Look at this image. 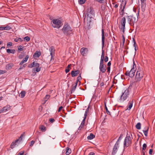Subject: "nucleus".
Returning a JSON list of instances; mask_svg holds the SVG:
<instances>
[{"label": "nucleus", "instance_id": "nucleus-35", "mask_svg": "<svg viewBox=\"0 0 155 155\" xmlns=\"http://www.w3.org/2000/svg\"><path fill=\"white\" fill-rule=\"evenodd\" d=\"M86 119H84V118L83 120H82L81 125L80 127H84V126L85 123V120Z\"/></svg>", "mask_w": 155, "mask_h": 155}, {"label": "nucleus", "instance_id": "nucleus-18", "mask_svg": "<svg viewBox=\"0 0 155 155\" xmlns=\"http://www.w3.org/2000/svg\"><path fill=\"white\" fill-rule=\"evenodd\" d=\"M41 51H37L34 54L33 57L34 58H38L41 55Z\"/></svg>", "mask_w": 155, "mask_h": 155}, {"label": "nucleus", "instance_id": "nucleus-26", "mask_svg": "<svg viewBox=\"0 0 155 155\" xmlns=\"http://www.w3.org/2000/svg\"><path fill=\"white\" fill-rule=\"evenodd\" d=\"M73 87L71 89V94H72L75 91L76 88V87L77 86V83L76 84H75L74 85V84H73Z\"/></svg>", "mask_w": 155, "mask_h": 155}, {"label": "nucleus", "instance_id": "nucleus-6", "mask_svg": "<svg viewBox=\"0 0 155 155\" xmlns=\"http://www.w3.org/2000/svg\"><path fill=\"white\" fill-rule=\"evenodd\" d=\"M127 21L128 23L131 25H134L136 21V19L135 17L133 15H131L127 16Z\"/></svg>", "mask_w": 155, "mask_h": 155}, {"label": "nucleus", "instance_id": "nucleus-23", "mask_svg": "<svg viewBox=\"0 0 155 155\" xmlns=\"http://www.w3.org/2000/svg\"><path fill=\"white\" fill-rule=\"evenodd\" d=\"M7 52L8 53L14 54L15 52V49H8L6 50Z\"/></svg>", "mask_w": 155, "mask_h": 155}, {"label": "nucleus", "instance_id": "nucleus-27", "mask_svg": "<svg viewBox=\"0 0 155 155\" xmlns=\"http://www.w3.org/2000/svg\"><path fill=\"white\" fill-rule=\"evenodd\" d=\"M26 92L25 91H23L21 92V93L19 94V96L21 98H23Z\"/></svg>", "mask_w": 155, "mask_h": 155}, {"label": "nucleus", "instance_id": "nucleus-39", "mask_svg": "<svg viewBox=\"0 0 155 155\" xmlns=\"http://www.w3.org/2000/svg\"><path fill=\"white\" fill-rule=\"evenodd\" d=\"M24 40L27 41H29L30 40V38L28 36H26L24 38Z\"/></svg>", "mask_w": 155, "mask_h": 155}, {"label": "nucleus", "instance_id": "nucleus-63", "mask_svg": "<svg viewBox=\"0 0 155 155\" xmlns=\"http://www.w3.org/2000/svg\"><path fill=\"white\" fill-rule=\"evenodd\" d=\"M89 155H95V153L93 152H91L89 154Z\"/></svg>", "mask_w": 155, "mask_h": 155}, {"label": "nucleus", "instance_id": "nucleus-53", "mask_svg": "<svg viewBox=\"0 0 155 155\" xmlns=\"http://www.w3.org/2000/svg\"><path fill=\"white\" fill-rule=\"evenodd\" d=\"M35 67H36V68H40V64L39 63H37L35 62Z\"/></svg>", "mask_w": 155, "mask_h": 155}, {"label": "nucleus", "instance_id": "nucleus-47", "mask_svg": "<svg viewBox=\"0 0 155 155\" xmlns=\"http://www.w3.org/2000/svg\"><path fill=\"white\" fill-rule=\"evenodd\" d=\"M35 141L34 140H32L31 141L30 143L29 146L30 147H32L34 144L35 143Z\"/></svg>", "mask_w": 155, "mask_h": 155}, {"label": "nucleus", "instance_id": "nucleus-2", "mask_svg": "<svg viewBox=\"0 0 155 155\" xmlns=\"http://www.w3.org/2000/svg\"><path fill=\"white\" fill-rule=\"evenodd\" d=\"M62 31L64 35H70L72 32V30L70 25L68 24H65L62 29Z\"/></svg>", "mask_w": 155, "mask_h": 155}, {"label": "nucleus", "instance_id": "nucleus-25", "mask_svg": "<svg viewBox=\"0 0 155 155\" xmlns=\"http://www.w3.org/2000/svg\"><path fill=\"white\" fill-rule=\"evenodd\" d=\"M66 151L65 153L67 155H68L70 154L71 153V149L68 147H67L66 148Z\"/></svg>", "mask_w": 155, "mask_h": 155}, {"label": "nucleus", "instance_id": "nucleus-22", "mask_svg": "<svg viewBox=\"0 0 155 155\" xmlns=\"http://www.w3.org/2000/svg\"><path fill=\"white\" fill-rule=\"evenodd\" d=\"M141 7L142 9H144L145 8L146 4V1L144 0L143 1H141Z\"/></svg>", "mask_w": 155, "mask_h": 155}, {"label": "nucleus", "instance_id": "nucleus-37", "mask_svg": "<svg viewBox=\"0 0 155 155\" xmlns=\"http://www.w3.org/2000/svg\"><path fill=\"white\" fill-rule=\"evenodd\" d=\"M25 133L24 132L22 134H21L20 137L19 138V139H18L20 141L22 140V138H23L25 136Z\"/></svg>", "mask_w": 155, "mask_h": 155}, {"label": "nucleus", "instance_id": "nucleus-15", "mask_svg": "<svg viewBox=\"0 0 155 155\" xmlns=\"http://www.w3.org/2000/svg\"><path fill=\"white\" fill-rule=\"evenodd\" d=\"M49 50L50 52V55L51 56V58H52L54 54L55 50L54 47L53 46H51L49 49Z\"/></svg>", "mask_w": 155, "mask_h": 155}, {"label": "nucleus", "instance_id": "nucleus-49", "mask_svg": "<svg viewBox=\"0 0 155 155\" xmlns=\"http://www.w3.org/2000/svg\"><path fill=\"white\" fill-rule=\"evenodd\" d=\"M108 60V58L107 56H105V58H104V61L105 62H107Z\"/></svg>", "mask_w": 155, "mask_h": 155}, {"label": "nucleus", "instance_id": "nucleus-46", "mask_svg": "<svg viewBox=\"0 0 155 155\" xmlns=\"http://www.w3.org/2000/svg\"><path fill=\"white\" fill-rule=\"evenodd\" d=\"M147 147V145L146 143H144L143 145L142 150H145Z\"/></svg>", "mask_w": 155, "mask_h": 155}, {"label": "nucleus", "instance_id": "nucleus-32", "mask_svg": "<svg viewBox=\"0 0 155 155\" xmlns=\"http://www.w3.org/2000/svg\"><path fill=\"white\" fill-rule=\"evenodd\" d=\"M35 61L33 62L32 63H31V64L28 65V67L30 68H32V67H35Z\"/></svg>", "mask_w": 155, "mask_h": 155}, {"label": "nucleus", "instance_id": "nucleus-17", "mask_svg": "<svg viewBox=\"0 0 155 155\" xmlns=\"http://www.w3.org/2000/svg\"><path fill=\"white\" fill-rule=\"evenodd\" d=\"M11 107L12 106H10L9 105H7L6 106L2 108L3 112H5L10 110Z\"/></svg>", "mask_w": 155, "mask_h": 155}, {"label": "nucleus", "instance_id": "nucleus-11", "mask_svg": "<svg viewBox=\"0 0 155 155\" xmlns=\"http://www.w3.org/2000/svg\"><path fill=\"white\" fill-rule=\"evenodd\" d=\"M11 25L10 23H9L5 27H0V30H9L11 29L12 28Z\"/></svg>", "mask_w": 155, "mask_h": 155}, {"label": "nucleus", "instance_id": "nucleus-36", "mask_svg": "<svg viewBox=\"0 0 155 155\" xmlns=\"http://www.w3.org/2000/svg\"><path fill=\"white\" fill-rule=\"evenodd\" d=\"M41 68H34L33 69V71H34L35 72H38L40 71Z\"/></svg>", "mask_w": 155, "mask_h": 155}, {"label": "nucleus", "instance_id": "nucleus-7", "mask_svg": "<svg viewBox=\"0 0 155 155\" xmlns=\"http://www.w3.org/2000/svg\"><path fill=\"white\" fill-rule=\"evenodd\" d=\"M87 17L90 18L94 16V12L93 8L90 7L87 9Z\"/></svg>", "mask_w": 155, "mask_h": 155}, {"label": "nucleus", "instance_id": "nucleus-4", "mask_svg": "<svg viewBox=\"0 0 155 155\" xmlns=\"http://www.w3.org/2000/svg\"><path fill=\"white\" fill-rule=\"evenodd\" d=\"M52 22V26L54 28H59L63 25L61 21L58 19H53Z\"/></svg>", "mask_w": 155, "mask_h": 155}, {"label": "nucleus", "instance_id": "nucleus-20", "mask_svg": "<svg viewBox=\"0 0 155 155\" xmlns=\"http://www.w3.org/2000/svg\"><path fill=\"white\" fill-rule=\"evenodd\" d=\"M145 130H143V131L144 134L146 137L147 136L148 132L149 130V127L147 126H146L144 128Z\"/></svg>", "mask_w": 155, "mask_h": 155}, {"label": "nucleus", "instance_id": "nucleus-13", "mask_svg": "<svg viewBox=\"0 0 155 155\" xmlns=\"http://www.w3.org/2000/svg\"><path fill=\"white\" fill-rule=\"evenodd\" d=\"M106 65L104 64L100 65V71L102 73H104L105 72L106 70Z\"/></svg>", "mask_w": 155, "mask_h": 155}, {"label": "nucleus", "instance_id": "nucleus-40", "mask_svg": "<svg viewBox=\"0 0 155 155\" xmlns=\"http://www.w3.org/2000/svg\"><path fill=\"white\" fill-rule=\"evenodd\" d=\"M50 97V96L49 95H46L45 97V101H47Z\"/></svg>", "mask_w": 155, "mask_h": 155}, {"label": "nucleus", "instance_id": "nucleus-31", "mask_svg": "<svg viewBox=\"0 0 155 155\" xmlns=\"http://www.w3.org/2000/svg\"><path fill=\"white\" fill-rule=\"evenodd\" d=\"M126 3H127L121 2V4H120V9H122L123 7H125Z\"/></svg>", "mask_w": 155, "mask_h": 155}, {"label": "nucleus", "instance_id": "nucleus-61", "mask_svg": "<svg viewBox=\"0 0 155 155\" xmlns=\"http://www.w3.org/2000/svg\"><path fill=\"white\" fill-rule=\"evenodd\" d=\"M129 71H127L125 74L126 75V76H129V74H129Z\"/></svg>", "mask_w": 155, "mask_h": 155}, {"label": "nucleus", "instance_id": "nucleus-1", "mask_svg": "<svg viewBox=\"0 0 155 155\" xmlns=\"http://www.w3.org/2000/svg\"><path fill=\"white\" fill-rule=\"evenodd\" d=\"M132 139L133 137L132 134H131L130 135V134H128L127 133L126 137H125L124 141V148L123 150V153L124 151L125 147H127L131 144L132 143Z\"/></svg>", "mask_w": 155, "mask_h": 155}, {"label": "nucleus", "instance_id": "nucleus-14", "mask_svg": "<svg viewBox=\"0 0 155 155\" xmlns=\"http://www.w3.org/2000/svg\"><path fill=\"white\" fill-rule=\"evenodd\" d=\"M88 51V49L87 48H83L81 49V54L82 55L84 56L87 54Z\"/></svg>", "mask_w": 155, "mask_h": 155}, {"label": "nucleus", "instance_id": "nucleus-19", "mask_svg": "<svg viewBox=\"0 0 155 155\" xmlns=\"http://www.w3.org/2000/svg\"><path fill=\"white\" fill-rule=\"evenodd\" d=\"M29 56L28 55H27L24 58L23 60L20 63V65H22L25 62H26Z\"/></svg>", "mask_w": 155, "mask_h": 155}, {"label": "nucleus", "instance_id": "nucleus-45", "mask_svg": "<svg viewBox=\"0 0 155 155\" xmlns=\"http://www.w3.org/2000/svg\"><path fill=\"white\" fill-rule=\"evenodd\" d=\"M23 48L22 46L21 45H20L19 46V47L18 48V50L20 51H21L23 50Z\"/></svg>", "mask_w": 155, "mask_h": 155}, {"label": "nucleus", "instance_id": "nucleus-12", "mask_svg": "<svg viewBox=\"0 0 155 155\" xmlns=\"http://www.w3.org/2000/svg\"><path fill=\"white\" fill-rule=\"evenodd\" d=\"M119 147V145L117 143H116L113 148L112 152V155H115L116 154L118 148Z\"/></svg>", "mask_w": 155, "mask_h": 155}, {"label": "nucleus", "instance_id": "nucleus-57", "mask_svg": "<svg viewBox=\"0 0 155 155\" xmlns=\"http://www.w3.org/2000/svg\"><path fill=\"white\" fill-rule=\"evenodd\" d=\"M153 150L152 149H150L149 151V153L150 155H151L152 154L153 152Z\"/></svg>", "mask_w": 155, "mask_h": 155}, {"label": "nucleus", "instance_id": "nucleus-64", "mask_svg": "<svg viewBox=\"0 0 155 155\" xmlns=\"http://www.w3.org/2000/svg\"><path fill=\"white\" fill-rule=\"evenodd\" d=\"M14 41L15 42H17L18 41V38H14Z\"/></svg>", "mask_w": 155, "mask_h": 155}, {"label": "nucleus", "instance_id": "nucleus-51", "mask_svg": "<svg viewBox=\"0 0 155 155\" xmlns=\"http://www.w3.org/2000/svg\"><path fill=\"white\" fill-rule=\"evenodd\" d=\"M25 64H23L22 66H21V67H20V68L18 69V70L19 71L21 70V69L23 68L24 67H25Z\"/></svg>", "mask_w": 155, "mask_h": 155}, {"label": "nucleus", "instance_id": "nucleus-42", "mask_svg": "<svg viewBox=\"0 0 155 155\" xmlns=\"http://www.w3.org/2000/svg\"><path fill=\"white\" fill-rule=\"evenodd\" d=\"M12 45V42H9L7 44V48H9L10 46H11Z\"/></svg>", "mask_w": 155, "mask_h": 155}, {"label": "nucleus", "instance_id": "nucleus-16", "mask_svg": "<svg viewBox=\"0 0 155 155\" xmlns=\"http://www.w3.org/2000/svg\"><path fill=\"white\" fill-rule=\"evenodd\" d=\"M72 77H74L77 76L78 74H80V71L79 70L76 71H72L71 73Z\"/></svg>", "mask_w": 155, "mask_h": 155}, {"label": "nucleus", "instance_id": "nucleus-48", "mask_svg": "<svg viewBox=\"0 0 155 155\" xmlns=\"http://www.w3.org/2000/svg\"><path fill=\"white\" fill-rule=\"evenodd\" d=\"M104 59H101L100 65H101L102 64H104Z\"/></svg>", "mask_w": 155, "mask_h": 155}, {"label": "nucleus", "instance_id": "nucleus-58", "mask_svg": "<svg viewBox=\"0 0 155 155\" xmlns=\"http://www.w3.org/2000/svg\"><path fill=\"white\" fill-rule=\"evenodd\" d=\"M70 69H69L67 68H66V69L65 70V71L66 73H67L68 72L70 71Z\"/></svg>", "mask_w": 155, "mask_h": 155}, {"label": "nucleus", "instance_id": "nucleus-55", "mask_svg": "<svg viewBox=\"0 0 155 155\" xmlns=\"http://www.w3.org/2000/svg\"><path fill=\"white\" fill-rule=\"evenodd\" d=\"M125 7H123V8L121 9H120V11L122 12H124V9L125 8Z\"/></svg>", "mask_w": 155, "mask_h": 155}, {"label": "nucleus", "instance_id": "nucleus-38", "mask_svg": "<svg viewBox=\"0 0 155 155\" xmlns=\"http://www.w3.org/2000/svg\"><path fill=\"white\" fill-rule=\"evenodd\" d=\"M105 110H106V112H107V113L108 114H109L110 115L111 114H110V111H109L108 110V109L106 106V104H105Z\"/></svg>", "mask_w": 155, "mask_h": 155}, {"label": "nucleus", "instance_id": "nucleus-41", "mask_svg": "<svg viewBox=\"0 0 155 155\" xmlns=\"http://www.w3.org/2000/svg\"><path fill=\"white\" fill-rule=\"evenodd\" d=\"M86 0H79V2L80 4H84Z\"/></svg>", "mask_w": 155, "mask_h": 155}, {"label": "nucleus", "instance_id": "nucleus-8", "mask_svg": "<svg viewBox=\"0 0 155 155\" xmlns=\"http://www.w3.org/2000/svg\"><path fill=\"white\" fill-rule=\"evenodd\" d=\"M129 89H127L121 96L120 100L124 101L127 98L129 95Z\"/></svg>", "mask_w": 155, "mask_h": 155}, {"label": "nucleus", "instance_id": "nucleus-56", "mask_svg": "<svg viewBox=\"0 0 155 155\" xmlns=\"http://www.w3.org/2000/svg\"><path fill=\"white\" fill-rule=\"evenodd\" d=\"M110 67H107V72H110Z\"/></svg>", "mask_w": 155, "mask_h": 155}, {"label": "nucleus", "instance_id": "nucleus-5", "mask_svg": "<svg viewBox=\"0 0 155 155\" xmlns=\"http://www.w3.org/2000/svg\"><path fill=\"white\" fill-rule=\"evenodd\" d=\"M102 32V52L101 57V59H104V51L103 50V48L104 45V40L105 36L104 34V29L102 28L101 30Z\"/></svg>", "mask_w": 155, "mask_h": 155}, {"label": "nucleus", "instance_id": "nucleus-59", "mask_svg": "<svg viewBox=\"0 0 155 155\" xmlns=\"http://www.w3.org/2000/svg\"><path fill=\"white\" fill-rule=\"evenodd\" d=\"M62 108H63V107L62 106H61L59 108L58 110V112H60Z\"/></svg>", "mask_w": 155, "mask_h": 155}, {"label": "nucleus", "instance_id": "nucleus-50", "mask_svg": "<svg viewBox=\"0 0 155 155\" xmlns=\"http://www.w3.org/2000/svg\"><path fill=\"white\" fill-rule=\"evenodd\" d=\"M81 73L80 74H79V76L78 77L77 79L78 80H80L82 78L81 77Z\"/></svg>", "mask_w": 155, "mask_h": 155}, {"label": "nucleus", "instance_id": "nucleus-28", "mask_svg": "<svg viewBox=\"0 0 155 155\" xmlns=\"http://www.w3.org/2000/svg\"><path fill=\"white\" fill-rule=\"evenodd\" d=\"M133 100L132 101H130L129 102V106L127 108V110H130L131 108V107H132L133 106Z\"/></svg>", "mask_w": 155, "mask_h": 155}, {"label": "nucleus", "instance_id": "nucleus-52", "mask_svg": "<svg viewBox=\"0 0 155 155\" xmlns=\"http://www.w3.org/2000/svg\"><path fill=\"white\" fill-rule=\"evenodd\" d=\"M49 121L51 123H53L54 121L55 120L52 118H51L49 119Z\"/></svg>", "mask_w": 155, "mask_h": 155}, {"label": "nucleus", "instance_id": "nucleus-3", "mask_svg": "<svg viewBox=\"0 0 155 155\" xmlns=\"http://www.w3.org/2000/svg\"><path fill=\"white\" fill-rule=\"evenodd\" d=\"M143 76V74L142 71L138 70L135 78V82H137L141 81Z\"/></svg>", "mask_w": 155, "mask_h": 155}, {"label": "nucleus", "instance_id": "nucleus-60", "mask_svg": "<svg viewBox=\"0 0 155 155\" xmlns=\"http://www.w3.org/2000/svg\"><path fill=\"white\" fill-rule=\"evenodd\" d=\"M111 64V63L110 61H109L108 62L107 64V66L108 67H110V65Z\"/></svg>", "mask_w": 155, "mask_h": 155}, {"label": "nucleus", "instance_id": "nucleus-62", "mask_svg": "<svg viewBox=\"0 0 155 155\" xmlns=\"http://www.w3.org/2000/svg\"><path fill=\"white\" fill-rule=\"evenodd\" d=\"M119 13L120 15H121L122 16L123 15L124 12H120L119 11Z\"/></svg>", "mask_w": 155, "mask_h": 155}, {"label": "nucleus", "instance_id": "nucleus-34", "mask_svg": "<svg viewBox=\"0 0 155 155\" xmlns=\"http://www.w3.org/2000/svg\"><path fill=\"white\" fill-rule=\"evenodd\" d=\"M141 124L140 122L138 123L136 125V128L138 130H140L141 128Z\"/></svg>", "mask_w": 155, "mask_h": 155}, {"label": "nucleus", "instance_id": "nucleus-54", "mask_svg": "<svg viewBox=\"0 0 155 155\" xmlns=\"http://www.w3.org/2000/svg\"><path fill=\"white\" fill-rule=\"evenodd\" d=\"M88 113V112H87V111H85V114H84V119H86V118Z\"/></svg>", "mask_w": 155, "mask_h": 155}, {"label": "nucleus", "instance_id": "nucleus-43", "mask_svg": "<svg viewBox=\"0 0 155 155\" xmlns=\"http://www.w3.org/2000/svg\"><path fill=\"white\" fill-rule=\"evenodd\" d=\"M17 155H27V154H24V151H23L19 152Z\"/></svg>", "mask_w": 155, "mask_h": 155}, {"label": "nucleus", "instance_id": "nucleus-33", "mask_svg": "<svg viewBox=\"0 0 155 155\" xmlns=\"http://www.w3.org/2000/svg\"><path fill=\"white\" fill-rule=\"evenodd\" d=\"M123 134H121L120 135V136L119 137L117 140V141L116 142V143H117V144L118 145H119V141H120L121 139H122V137H123Z\"/></svg>", "mask_w": 155, "mask_h": 155}, {"label": "nucleus", "instance_id": "nucleus-29", "mask_svg": "<svg viewBox=\"0 0 155 155\" xmlns=\"http://www.w3.org/2000/svg\"><path fill=\"white\" fill-rule=\"evenodd\" d=\"M39 129L42 132H45L46 130V128L44 125H41Z\"/></svg>", "mask_w": 155, "mask_h": 155}, {"label": "nucleus", "instance_id": "nucleus-21", "mask_svg": "<svg viewBox=\"0 0 155 155\" xmlns=\"http://www.w3.org/2000/svg\"><path fill=\"white\" fill-rule=\"evenodd\" d=\"M18 141H19V140L17 139V140H15V141L13 142L10 145V147L12 149H13L15 147V146L16 145V143L17 142H18Z\"/></svg>", "mask_w": 155, "mask_h": 155}, {"label": "nucleus", "instance_id": "nucleus-9", "mask_svg": "<svg viewBox=\"0 0 155 155\" xmlns=\"http://www.w3.org/2000/svg\"><path fill=\"white\" fill-rule=\"evenodd\" d=\"M126 22V18L125 17H123L121 20V29L122 30L123 33H124V29L125 27V24Z\"/></svg>", "mask_w": 155, "mask_h": 155}, {"label": "nucleus", "instance_id": "nucleus-30", "mask_svg": "<svg viewBox=\"0 0 155 155\" xmlns=\"http://www.w3.org/2000/svg\"><path fill=\"white\" fill-rule=\"evenodd\" d=\"M13 66V64L12 63H10L6 65V67L8 69H10L12 68Z\"/></svg>", "mask_w": 155, "mask_h": 155}, {"label": "nucleus", "instance_id": "nucleus-44", "mask_svg": "<svg viewBox=\"0 0 155 155\" xmlns=\"http://www.w3.org/2000/svg\"><path fill=\"white\" fill-rule=\"evenodd\" d=\"M96 1L100 3H104L105 2V0H95Z\"/></svg>", "mask_w": 155, "mask_h": 155}, {"label": "nucleus", "instance_id": "nucleus-10", "mask_svg": "<svg viewBox=\"0 0 155 155\" xmlns=\"http://www.w3.org/2000/svg\"><path fill=\"white\" fill-rule=\"evenodd\" d=\"M133 63L134 65L133 68L131 69L130 71H129V73L128 74H129V76L131 78H132L134 76L135 71V70L134 69V66H136V64L134 63V61H133Z\"/></svg>", "mask_w": 155, "mask_h": 155}, {"label": "nucleus", "instance_id": "nucleus-24", "mask_svg": "<svg viewBox=\"0 0 155 155\" xmlns=\"http://www.w3.org/2000/svg\"><path fill=\"white\" fill-rule=\"evenodd\" d=\"M95 137V136L92 133H91L89 136L87 137L88 140H92Z\"/></svg>", "mask_w": 155, "mask_h": 155}]
</instances>
